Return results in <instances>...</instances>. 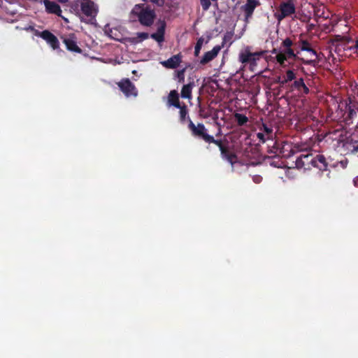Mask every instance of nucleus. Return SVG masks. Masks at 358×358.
Wrapping results in <instances>:
<instances>
[{
    "label": "nucleus",
    "instance_id": "f257e3e1",
    "mask_svg": "<svg viewBox=\"0 0 358 358\" xmlns=\"http://www.w3.org/2000/svg\"><path fill=\"white\" fill-rule=\"evenodd\" d=\"M131 15L136 17L139 23L144 27H151L156 18L155 10L144 3L135 5L131 11Z\"/></svg>",
    "mask_w": 358,
    "mask_h": 358
},
{
    "label": "nucleus",
    "instance_id": "f03ea898",
    "mask_svg": "<svg viewBox=\"0 0 358 358\" xmlns=\"http://www.w3.org/2000/svg\"><path fill=\"white\" fill-rule=\"evenodd\" d=\"M296 13V6L293 0H287L280 3L278 11L275 13V17L278 22L291 17Z\"/></svg>",
    "mask_w": 358,
    "mask_h": 358
},
{
    "label": "nucleus",
    "instance_id": "7ed1b4c3",
    "mask_svg": "<svg viewBox=\"0 0 358 358\" xmlns=\"http://www.w3.org/2000/svg\"><path fill=\"white\" fill-rule=\"evenodd\" d=\"M189 124L188 129L191 131L192 135L199 139L203 140L206 142L210 138V134L208 133V129L203 124L198 123L196 125L188 117Z\"/></svg>",
    "mask_w": 358,
    "mask_h": 358
},
{
    "label": "nucleus",
    "instance_id": "20e7f679",
    "mask_svg": "<svg viewBox=\"0 0 358 358\" xmlns=\"http://www.w3.org/2000/svg\"><path fill=\"white\" fill-rule=\"evenodd\" d=\"M345 106L347 110L345 120L348 124H351L358 117V101L355 97H348L345 101Z\"/></svg>",
    "mask_w": 358,
    "mask_h": 358
},
{
    "label": "nucleus",
    "instance_id": "39448f33",
    "mask_svg": "<svg viewBox=\"0 0 358 358\" xmlns=\"http://www.w3.org/2000/svg\"><path fill=\"white\" fill-rule=\"evenodd\" d=\"M121 92L127 97L138 96V90L129 78H123L117 83Z\"/></svg>",
    "mask_w": 358,
    "mask_h": 358
},
{
    "label": "nucleus",
    "instance_id": "423d86ee",
    "mask_svg": "<svg viewBox=\"0 0 358 358\" xmlns=\"http://www.w3.org/2000/svg\"><path fill=\"white\" fill-rule=\"evenodd\" d=\"M264 53V51L250 52L248 47L244 51L240 52L238 59L242 64L256 65V62L259 59Z\"/></svg>",
    "mask_w": 358,
    "mask_h": 358
},
{
    "label": "nucleus",
    "instance_id": "0eeeda50",
    "mask_svg": "<svg viewBox=\"0 0 358 358\" xmlns=\"http://www.w3.org/2000/svg\"><path fill=\"white\" fill-rule=\"evenodd\" d=\"M314 156L312 153L301 154L296 159V167L299 169L310 170L313 167Z\"/></svg>",
    "mask_w": 358,
    "mask_h": 358
},
{
    "label": "nucleus",
    "instance_id": "6e6552de",
    "mask_svg": "<svg viewBox=\"0 0 358 358\" xmlns=\"http://www.w3.org/2000/svg\"><path fill=\"white\" fill-rule=\"evenodd\" d=\"M80 8L82 13L90 17V21L95 19L98 9L93 1L91 0H81Z\"/></svg>",
    "mask_w": 358,
    "mask_h": 358
},
{
    "label": "nucleus",
    "instance_id": "1a4fd4ad",
    "mask_svg": "<svg viewBox=\"0 0 358 358\" xmlns=\"http://www.w3.org/2000/svg\"><path fill=\"white\" fill-rule=\"evenodd\" d=\"M260 5L259 0H246L245 4L241 6L246 21L252 17L255 8Z\"/></svg>",
    "mask_w": 358,
    "mask_h": 358
},
{
    "label": "nucleus",
    "instance_id": "9d476101",
    "mask_svg": "<svg viewBox=\"0 0 358 358\" xmlns=\"http://www.w3.org/2000/svg\"><path fill=\"white\" fill-rule=\"evenodd\" d=\"M37 36L45 40L52 49L56 50L59 48L58 38L50 31L44 30L36 34Z\"/></svg>",
    "mask_w": 358,
    "mask_h": 358
},
{
    "label": "nucleus",
    "instance_id": "9b49d317",
    "mask_svg": "<svg viewBox=\"0 0 358 358\" xmlns=\"http://www.w3.org/2000/svg\"><path fill=\"white\" fill-rule=\"evenodd\" d=\"M292 91H297L298 94L301 96H304L309 94L310 90L306 86L302 78L295 80L290 85Z\"/></svg>",
    "mask_w": 358,
    "mask_h": 358
},
{
    "label": "nucleus",
    "instance_id": "f8f14e48",
    "mask_svg": "<svg viewBox=\"0 0 358 358\" xmlns=\"http://www.w3.org/2000/svg\"><path fill=\"white\" fill-rule=\"evenodd\" d=\"M43 3L45 10L48 13L55 14L59 17H61L64 21L68 22L67 18L62 16V9L57 3L49 0H44Z\"/></svg>",
    "mask_w": 358,
    "mask_h": 358
},
{
    "label": "nucleus",
    "instance_id": "ddd939ff",
    "mask_svg": "<svg viewBox=\"0 0 358 358\" xmlns=\"http://www.w3.org/2000/svg\"><path fill=\"white\" fill-rule=\"evenodd\" d=\"M63 42L69 51L82 53L83 50L78 47L77 44V38L74 34H69L67 37L64 38Z\"/></svg>",
    "mask_w": 358,
    "mask_h": 358
},
{
    "label": "nucleus",
    "instance_id": "4468645a",
    "mask_svg": "<svg viewBox=\"0 0 358 358\" xmlns=\"http://www.w3.org/2000/svg\"><path fill=\"white\" fill-rule=\"evenodd\" d=\"M224 46V43L222 45H215L210 51L206 52L200 61L201 64H206L213 59H214Z\"/></svg>",
    "mask_w": 358,
    "mask_h": 358
},
{
    "label": "nucleus",
    "instance_id": "2eb2a0df",
    "mask_svg": "<svg viewBox=\"0 0 358 358\" xmlns=\"http://www.w3.org/2000/svg\"><path fill=\"white\" fill-rule=\"evenodd\" d=\"M182 62V56L180 54L173 55L166 61L162 62L161 64L166 69H176Z\"/></svg>",
    "mask_w": 358,
    "mask_h": 358
},
{
    "label": "nucleus",
    "instance_id": "dca6fc26",
    "mask_svg": "<svg viewBox=\"0 0 358 358\" xmlns=\"http://www.w3.org/2000/svg\"><path fill=\"white\" fill-rule=\"evenodd\" d=\"M222 157L229 162L231 165H234L237 161L236 155L230 150L229 148V143L227 144L224 148H222L220 150Z\"/></svg>",
    "mask_w": 358,
    "mask_h": 358
},
{
    "label": "nucleus",
    "instance_id": "f3484780",
    "mask_svg": "<svg viewBox=\"0 0 358 358\" xmlns=\"http://www.w3.org/2000/svg\"><path fill=\"white\" fill-rule=\"evenodd\" d=\"M165 28L166 22L164 21H160V24L157 28V32L152 34L151 38L159 43L164 41Z\"/></svg>",
    "mask_w": 358,
    "mask_h": 358
},
{
    "label": "nucleus",
    "instance_id": "a211bd4d",
    "mask_svg": "<svg viewBox=\"0 0 358 358\" xmlns=\"http://www.w3.org/2000/svg\"><path fill=\"white\" fill-rule=\"evenodd\" d=\"M314 161L315 163L313 164V167H316L320 171L327 170L328 164L324 156L322 155H317L316 156H314Z\"/></svg>",
    "mask_w": 358,
    "mask_h": 358
},
{
    "label": "nucleus",
    "instance_id": "6ab92c4d",
    "mask_svg": "<svg viewBox=\"0 0 358 358\" xmlns=\"http://www.w3.org/2000/svg\"><path fill=\"white\" fill-rule=\"evenodd\" d=\"M194 87V80L189 81L188 84L184 85L181 90V97L184 99L192 98V90Z\"/></svg>",
    "mask_w": 358,
    "mask_h": 358
},
{
    "label": "nucleus",
    "instance_id": "aec40b11",
    "mask_svg": "<svg viewBox=\"0 0 358 358\" xmlns=\"http://www.w3.org/2000/svg\"><path fill=\"white\" fill-rule=\"evenodd\" d=\"M168 103L176 108H180L179 95L176 90H171L168 96Z\"/></svg>",
    "mask_w": 358,
    "mask_h": 358
},
{
    "label": "nucleus",
    "instance_id": "412c9836",
    "mask_svg": "<svg viewBox=\"0 0 358 358\" xmlns=\"http://www.w3.org/2000/svg\"><path fill=\"white\" fill-rule=\"evenodd\" d=\"M299 43H300L301 50H302V51H307V52H310L311 55H314L315 57L317 56L316 50H314L311 47L310 43L308 41L303 40V39H301L299 41Z\"/></svg>",
    "mask_w": 358,
    "mask_h": 358
},
{
    "label": "nucleus",
    "instance_id": "4be33fe9",
    "mask_svg": "<svg viewBox=\"0 0 358 358\" xmlns=\"http://www.w3.org/2000/svg\"><path fill=\"white\" fill-rule=\"evenodd\" d=\"M234 117L237 124L240 127L245 125L249 121L248 117L245 115L238 113H235Z\"/></svg>",
    "mask_w": 358,
    "mask_h": 358
},
{
    "label": "nucleus",
    "instance_id": "5701e85b",
    "mask_svg": "<svg viewBox=\"0 0 358 358\" xmlns=\"http://www.w3.org/2000/svg\"><path fill=\"white\" fill-rule=\"evenodd\" d=\"M206 143H214L216 145L218 146L220 150H222V148H224V146L228 144V142L227 141H222L221 139H215V138L213 136H210V138L207 140L206 142Z\"/></svg>",
    "mask_w": 358,
    "mask_h": 358
},
{
    "label": "nucleus",
    "instance_id": "b1692460",
    "mask_svg": "<svg viewBox=\"0 0 358 358\" xmlns=\"http://www.w3.org/2000/svg\"><path fill=\"white\" fill-rule=\"evenodd\" d=\"M149 34L145 32H138L136 37H132L129 39V41L133 43H138L141 42L147 38H148Z\"/></svg>",
    "mask_w": 358,
    "mask_h": 358
},
{
    "label": "nucleus",
    "instance_id": "393cba45",
    "mask_svg": "<svg viewBox=\"0 0 358 358\" xmlns=\"http://www.w3.org/2000/svg\"><path fill=\"white\" fill-rule=\"evenodd\" d=\"M178 108L180 109V120L181 122H184L188 115L187 106L184 103L182 106L180 105V108Z\"/></svg>",
    "mask_w": 358,
    "mask_h": 358
},
{
    "label": "nucleus",
    "instance_id": "a878e982",
    "mask_svg": "<svg viewBox=\"0 0 358 358\" xmlns=\"http://www.w3.org/2000/svg\"><path fill=\"white\" fill-rule=\"evenodd\" d=\"M203 43V38L202 37L198 38L196 45L194 47V55L196 57L199 56L201 49L202 48Z\"/></svg>",
    "mask_w": 358,
    "mask_h": 358
},
{
    "label": "nucleus",
    "instance_id": "bb28decb",
    "mask_svg": "<svg viewBox=\"0 0 358 358\" xmlns=\"http://www.w3.org/2000/svg\"><path fill=\"white\" fill-rule=\"evenodd\" d=\"M271 142L273 143L272 148L268 150V152L270 154H273L275 155H278V152H281L278 145H277L276 142L273 141V139H271Z\"/></svg>",
    "mask_w": 358,
    "mask_h": 358
},
{
    "label": "nucleus",
    "instance_id": "cd10ccee",
    "mask_svg": "<svg viewBox=\"0 0 358 358\" xmlns=\"http://www.w3.org/2000/svg\"><path fill=\"white\" fill-rule=\"evenodd\" d=\"M186 71V68H183L181 70H179L176 72V78L178 79V83H183L185 82V73Z\"/></svg>",
    "mask_w": 358,
    "mask_h": 358
},
{
    "label": "nucleus",
    "instance_id": "c85d7f7f",
    "mask_svg": "<svg viewBox=\"0 0 358 358\" xmlns=\"http://www.w3.org/2000/svg\"><path fill=\"white\" fill-rule=\"evenodd\" d=\"M262 127L264 133L267 136V139L271 141V139H272L273 129L271 127H268L265 124H262Z\"/></svg>",
    "mask_w": 358,
    "mask_h": 358
},
{
    "label": "nucleus",
    "instance_id": "c756f323",
    "mask_svg": "<svg viewBox=\"0 0 358 358\" xmlns=\"http://www.w3.org/2000/svg\"><path fill=\"white\" fill-rule=\"evenodd\" d=\"M282 53L285 54V57H287V59L296 58V55L294 53V51L292 48L283 49Z\"/></svg>",
    "mask_w": 358,
    "mask_h": 358
},
{
    "label": "nucleus",
    "instance_id": "7c9ffc66",
    "mask_svg": "<svg viewBox=\"0 0 358 358\" xmlns=\"http://www.w3.org/2000/svg\"><path fill=\"white\" fill-rule=\"evenodd\" d=\"M275 59L278 63H279L281 66H284L285 62L287 59V57H285V54L282 52L278 53L275 56Z\"/></svg>",
    "mask_w": 358,
    "mask_h": 358
},
{
    "label": "nucleus",
    "instance_id": "2f4dec72",
    "mask_svg": "<svg viewBox=\"0 0 358 358\" xmlns=\"http://www.w3.org/2000/svg\"><path fill=\"white\" fill-rule=\"evenodd\" d=\"M285 78L289 82L296 80V73L293 70L289 69L286 71Z\"/></svg>",
    "mask_w": 358,
    "mask_h": 358
},
{
    "label": "nucleus",
    "instance_id": "473e14b6",
    "mask_svg": "<svg viewBox=\"0 0 358 358\" xmlns=\"http://www.w3.org/2000/svg\"><path fill=\"white\" fill-rule=\"evenodd\" d=\"M211 1H217V0H211ZM200 2H201L202 9L204 11L208 10L211 5L210 0H200Z\"/></svg>",
    "mask_w": 358,
    "mask_h": 358
},
{
    "label": "nucleus",
    "instance_id": "72a5a7b5",
    "mask_svg": "<svg viewBox=\"0 0 358 358\" xmlns=\"http://www.w3.org/2000/svg\"><path fill=\"white\" fill-rule=\"evenodd\" d=\"M292 45H293V42H292V39L289 38H286L282 42V48H283V49L292 48Z\"/></svg>",
    "mask_w": 358,
    "mask_h": 358
},
{
    "label": "nucleus",
    "instance_id": "f704fd0d",
    "mask_svg": "<svg viewBox=\"0 0 358 358\" xmlns=\"http://www.w3.org/2000/svg\"><path fill=\"white\" fill-rule=\"evenodd\" d=\"M300 59L304 64L312 65L315 66L317 64L316 59H305L303 58H301Z\"/></svg>",
    "mask_w": 358,
    "mask_h": 358
},
{
    "label": "nucleus",
    "instance_id": "c9c22d12",
    "mask_svg": "<svg viewBox=\"0 0 358 358\" xmlns=\"http://www.w3.org/2000/svg\"><path fill=\"white\" fill-rule=\"evenodd\" d=\"M266 134L262 132H259L257 134V136L260 142L265 143L267 139V137L266 138Z\"/></svg>",
    "mask_w": 358,
    "mask_h": 358
},
{
    "label": "nucleus",
    "instance_id": "e433bc0d",
    "mask_svg": "<svg viewBox=\"0 0 358 358\" xmlns=\"http://www.w3.org/2000/svg\"><path fill=\"white\" fill-rule=\"evenodd\" d=\"M153 4L157 5L159 7H162L165 3V0H149Z\"/></svg>",
    "mask_w": 358,
    "mask_h": 358
},
{
    "label": "nucleus",
    "instance_id": "4c0bfd02",
    "mask_svg": "<svg viewBox=\"0 0 358 358\" xmlns=\"http://www.w3.org/2000/svg\"><path fill=\"white\" fill-rule=\"evenodd\" d=\"M253 181L255 183H259L262 181V177L260 176H255L253 177Z\"/></svg>",
    "mask_w": 358,
    "mask_h": 358
},
{
    "label": "nucleus",
    "instance_id": "58836bf2",
    "mask_svg": "<svg viewBox=\"0 0 358 358\" xmlns=\"http://www.w3.org/2000/svg\"><path fill=\"white\" fill-rule=\"evenodd\" d=\"M281 78H282L280 76H277L273 81L274 83L279 84L280 85V83H282Z\"/></svg>",
    "mask_w": 358,
    "mask_h": 358
},
{
    "label": "nucleus",
    "instance_id": "ea45409f",
    "mask_svg": "<svg viewBox=\"0 0 358 358\" xmlns=\"http://www.w3.org/2000/svg\"><path fill=\"white\" fill-rule=\"evenodd\" d=\"M281 82L282 83H280V86H284L285 85L289 83V81L287 80V79L285 77L283 78H281Z\"/></svg>",
    "mask_w": 358,
    "mask_h": 358
},
{
    "label": "nucleus",
    "instance_id": "a19ab883",
    "mask_svg": "<svg viewBox=\"0 0 358 358\" xmlns=\"http://www.w3.org/2000/svg\"><path fill=\"white\" fill-rule=\"evenodd\" d=\"M358 151V142L356 143V145L353 146L352 152H356Z\"/></svg>",
    "mask_w": 358,
    "mask_h": 358
},
{
    "label": "nucleus",
    "instance_id": "79ce46f5",
    "mask_svg": "<svg viewBox=\"0 0 358 358\" xmlns=\"http://www.w3.org/2000/svg\"><path fill=\"white\" fill-rule=\"evenodd\" d=\"M69 0H57V1L61 3H66L69 2Z\"/></svg>",
    "mask_w": 358,
    "mask_h": 358
},
{
    "label": "nucleus",
    "instance_id": "37998d69",
    "mask_svg": "<svg viewBox=\"0 0 358 358\" xmlns=\"http://www.w3.org/2000/svg\"><path fill=\"white\" fill-rule=\"evenodd\" d=\"M357 50H358V41H356V45L355 47Z\"/></svg>",
    "mask_w": 358,
    "mask_h": 358
},
{
    "label": "nucleus",
    "instance_id": "c03bdc74",
    "mask_svg": "<svg viewBox=\"0 0 358 358\" xmlns=\"http://www.w3.org/2000/svg\"><path fill=\"white\" fill-rule=\"evenodd\" d=\"M273 53H276L277 52V50L276 49H273V50L272 51Z\"/></svg>",
    "mask_w": 358,
    "mask_h": 358
}]
</instances>
